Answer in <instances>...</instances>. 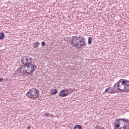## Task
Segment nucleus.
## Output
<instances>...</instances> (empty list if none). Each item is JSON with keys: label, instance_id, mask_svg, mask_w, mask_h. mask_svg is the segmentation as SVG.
Returning a JSON list of instances; mask_svg holds the SVG:
<instances>
[{"label": "nucleus", "instance_id": "22", "mask_svg": "<svg viewBox=\"0 0 129 129\" xmlns=\"http://www.w3.org/2000/svg\"><path fill=\"white\" fill-rule=\"evenodd\" d=\"M69 90H70L71 92H73V89L70 88V89H69L68 91H69Z\"/></svg>", "mask_w": 129, "mask_h": 129}, {"label": "nucleus", "instance_id": "28", "mask_svg": "<svg viewBox=\"0 0 129 129\" xmlns=\"http://www.w3.org/2000/svg\"><path fill=\"white\" fill-rule=\"evenodd\" d=\"M100 129H104V127H101Z\"/></svg>", "mask_w": 129, "mask_h": 129}, {"label": "nucleus", "instance_id": "25", "mask_svg": "<svg viewBox=\"0 0 129 129\" xmlns=\"http://www.w3.org/2000/svg\"><path fill=\"white\" fill-rule=\"evenodd\" d=\"M31 128V126L28 125V127H27V129H30Z\"/></svg>", "mask_w": 129, "mask_h": 129}, {"label": "nucleus", "instance_id": "4", "mask_svg": "<svg viewBox=\"0 0 129 129\" xmlns=\"http://www.w3.org/2000/svg\"><path fill=\"white\" fill-rule=\"evenodd\" d=\"M78 38L79 43L77 44V46H79V49L86 46L87 44L85 43V38L81 37H78Z\"/></svg>", "mask_w": 129, "mask_h": 129}, {"label": "nucleus", "instance_id": "27", "mask_svg": "<svg viewBox=\"0 0 129 129\" xmlns=\"http://www.w3.org/2000/svg\"><path fill=\"white\" fill-rule=\"evenodd\" d=\"M96 128V129H99V126H97Z\"/></svg>", "mask_w": 129, "mask_h": 129}, {"label": "nucleus", "instance_id": "3", "mask_svg": "<svg viewBox=\"0 0 129 129\" xmlns=\"http://www.w3.org/2000/svg\"><path fill=\"white\" fill-rule=\"evenodd\" d=\"M124 118H119L114 122V129H126L127 127L126 123L123 122Z\"/></svg>", "mask_w": 129, "mask_h": 129}, {"label": "nucleus", "instance_id": "8", "mask_svg": "<svg viewBox=\"0 0 129 129\" xmlns=\"http://www.w3.org/2000/svg\"><path fill=\"white\" fill-rule=\"evenodd\" d=\"M22 74V76H27V77H32V73L30 71V72H28L27 70H24L23 72H21Z\"/></svg>", "mask_w": 129, "mask_h": 129}, {"label": "nucleus", "instance_id": "5", "mask_svg": "<svg viewBox=\"0 0 129 129\" xmlns=\"http://www.w3.org/2000/svg\"><path fill=\"white\" fill-rule=\"evenodd\" d=\"M71 42V45H72V46H73V47H75L76 49H79V46H77V45H78L79 44L78 37L73 38Z\"/></svg>", "mask_w": 129, "mask_h": 129}, {"label": "nucleus", "instance_id": "2", "mask_svg": "<svg viewBox=\"0 0 129 129\" xmlns=\"http://www.w3.org/2000/svg\"><path fill=\"white\" fill-rule=\"evenodd\" d=\"M21 62L23 64L22 66V68H25L26 67L31 68L30 65L33 62V58L29 55L23 56L21 58Z\"/></svg>", "mask_w": 129, "mask_h": 129}, {"label": "nucleus", "instance_id": "10", "mask_svg": "<svg viewBox=\"0 0 129 129\" xmlns=\"http://www.w3.org/2000/svg\"><path fill=\"white\" fill-rule=\"evenodd\" d=\"M30 66L31 67V70H30V72L31 73H34V71H35V69H37V65L30 63Z\"/></svg>", "mask_w": 129, "mask_h": 129}, {"label": "nucleus", "instance_id": "11", "mask_svg": "<svg viewBox=\"0 0 129 129\" xmlns=\"http://www.w3.org/2000/svg\"><path fill=\"white\" fill-rule=\"evenodd\" d=\"M50 91L51 92V95H54L58 93V90L56 89H53L52 90H51Z\"/></svg>", "mask_w": 129, "mask_h": 129}, {"label": "nucleus", "instance_id": "15", "mask_svg": "<svg viewBox=\"0 0 129 129\" xmlns=\"http://www.w3.org/2000/svg\"><path fill=\"white\" fill-rule=\"evenodd\" d=\"M93 40V39H92V38L89 37L88 41V45H90V44H91V43H92Z\"/></svg>", "mask_w": 129, "mask_h": 129}, {"label": "nucleus", "instance_id": "21", "mask_svg": "<svg viewBox=\"0 0 129 129\" xmlns=\"http://www.w3.org/2000/svg\"><path fill=\"white\" fill-rule=\"evenodd\" d=\"M109 93H111V94H115V91H110L109 92Z\"/></svg>", "mask_w": 129, "mask_h": 129}, {"label": "nucleus", "instance_id": "12", "mask_svg": "<svg viewBox=\"0 0 129 129\" xmlns=\"http://www.w3.org/2000/svg\"><path fill=\"white\" fill-rule=\"evenodd\" d=\"M33 48H38L39 47V45H40V43L39 42H35L33 43Z\"/></svg>", "mask_w": 129, "mask_h": 129}, {"label": "nucleus", "instance_id": "23", "mask_svg": "<svg viewBox=\"0 0 129 129\" xmlns=\"http://www.w3.org/2000/svg\"><path fill=\"white\" fill-rule=\"evenodd\" d=\"M4 81V79L0 78V82H3Z\"/></svg>", "mask_w": 129, "mask_h": 129}, {"label": "nucleus", "instance_id": "1", "mask_svg": "<svg viewBox=\"0 0 129 129\" xmlns=\"http://www.w3.org/2000/svg\"><path fill=\"white\" fill-rule=\"evenodd\" d=\"M129 81L124 79H120L117 82V88L120 92H126L127 83Z\"/></svg>", "mask_w": 129, "mask_h": 129}, {"label": "nucleus", "instance_id": "17", "mask_svg": "<svg viewBox=\"0 0 129 129\" xmlns=\"http://www.w3.org/2000/svg\"><path fill=\"white\" fill-rule=\"evenodd\" d=\"M123 120V122H126L127 123H128V125H129V120L128 119H125Z\"/></svg>", "mask_w": 129, "mask_h": 129}, {"label": "nucleus", "instance_id": "14", "mask_svg": "<svg viewBox=\"0 0 129 129\" xmlns=\"http://www.w3.org/2000/svg\"><path fill=\"white\" fill-rule=\"evenodd\" d=\"M5 38V34L4 33H0V40H3Z\"/></svg>", "mask_w": 129, "mask_h": 129}, {"label": "nucleus", "instance_id": "7", "mask_svg": "<svg viewBox=\"0 0 129 129\" xmlns=\"http://www.w3.org/2000/svg\"><path fill=\"white\" fill-rule=\"evenodd\" d=\"M68 92H69L68 90H61L59 94V96H60V97H66L68 95Z\"/></svg>", "mask_w": 129, "mask_h": 129}, {"label": "nucleus", "instance_id": "19", "mask_svg": "<svg viewBox=\"0 0 129 129\" xmlns=\"http://www.w3.org/2000/svg\"><path fill=\"white\" fill-rule=\"evenodd\" d=\"M128 92H129V84H127L126 93H128Z\"/></svg>", "mask_w": 129, "mask_h": 129}, {"label": "nucleus", "instance_id": "18", "mask_svg": "<svg viewBox=\"0 0 129 129\" xmlns=\"http://www.w3.org/2000/svg\"><path fill=\"white\" fill-rule=\"evenodd\" d=\"M17 71L19 73H21V72H22V68L20 67V68H19L18 69V70Z\"/></svg>", "mask_w": 129, "mask_h": 129}, {"label": "nucleus", "instance_id": "26", "mask_svg": "<svg viewBox=\"0 0 129 129\" xmlns=\"http://www.w3.org/2000/svg\"><path fill=\"white\" fill-rule=\"evenodd\" d=\"M116 85L117 86V83L115 84L114 87H116Z\"/></svg>", "mask_w": 129, "mask_h": 129}, {"label": "nucleus", "instance_id": "13", "mask_svg": "<svg viewBox=\"0 0 129 129\" xmlns=\"http://www.w3.org/2000/svg\"><path fill=\"white\" fill-rule=\"evenodd\" d=\"M74 129H82V126H81L80 125H76Z\"/></svg>", "mask_w": 129, "mask_h": 129}, {"label": "nucleus", "instance_id": "16", "mask_svg": "<svg viewBox=\"0 0 129 129\" xmlns=\"http://www.w3.org/2000/svg\"><path fill=\"white\" fill-rule=\"evenodd\" d=\"M109 90H111V87H109L108 88L105 89V92H108Z\"/></svg>", "mask_w": 129, "mask_h": 129}, {"label": "nucleus", "instance_id": "20", "mask_svg": "<svg viewBox=\"0 0 129 129\" xmlns=\"http://www.w3.org/2000/svg\"><path fill=\"white\" fill-rule=\"evenodd\" d=\"M41 45H42V47H44V46H46V43H45V41L42 42Z\"/></svg>", "mask_w": 129, "mask_h": 129}, {"label": "nucleus", "instance_id": "9", "mask_svg": "<svg viewBox=\"0 0 129 129\" xmlns=\"http://www.w3.org/2000/svg\"><path fill=\"white\" fill-rule=\"evenodd\" d=\"M26 96L28 98H30V99H34L35 97L33 95V94L31 92L30 90L28 91L26 94Z\"/></svg>", "mask_w": 129, "mask_h": 129}, {"label": "nucleus", "instance_id": "6", "mask_svg": "<svg viewBox=\"0 0 129 129\" xmlns=\"http://www.w3.org/2000/svg\"><path fill=\"white\" fill-rule=\"evenodd\" d=\"M30 92L32 94L34 98H37V97H38V95L40 94V91H39L38 89H36L35 88L30 90Z\"/></svg>", "mask_w": 129, "mask_h": 129}, {"label": "nucleus", "instance_id": "24", "mask_svg": "<svg viewBox=\"0 0 129 129\" xmlns=\"http://www.w3.org/2000/svg\"><path fill=\"white\" fill-rule=\"evenodd\" d=\"M49 114V113H45V116H48Z\"/></svg>", "mask_w": 129, "mask_h": 129}]
</instances>
